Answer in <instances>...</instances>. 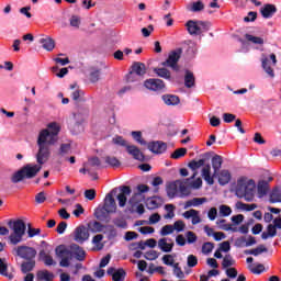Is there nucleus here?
Wrapping results in <instances>:
<instances>
[{
  "mask_svg": "<svg viewBox=\"0 0 281 281\" xmlns=\"http://www.w3.org/2000/svg\"><path fill=\"white\" fill-rule=\"evenodd\" d=\"M131 187H121V193L117 195L120 207H124L126 205L127 196H131Z\"/></svg>",
  "mask_w": 281,
  "mask_h": 281,
  "instance_id": "19",
  "label": "nucleus"
},
{
  "mask_svg": "<svg viewBox=\"0 0 281 281\" xmlns=\"http://www.w3.org/2000/svg\"><path fill=\"white\" fill-rule=\"evenodd\" d=\"M236 210H240V212H254V210L258 209L257 204H245L243 202H237L235 204Z\"/></svg>",
  "mask_w": 281,
  "mask_h": 281,
  "instance_id": "33",
  "label": "nucleus"
},
{
  "mask_svg": "<svg viewBox=\"0 0 281 281\" xmlns=\"http://www.w3.org/2000/svg\"><path fill=\"white\" fill-rule=\"evenodd\" d=\"M203 8H205V5L203 4V2L201 0H198V1L187 5V10H189L190 12H201V10H203Z\"/></svg>",
  "mask_w": 281,
  "mask_h": 281,
  "instance_id": "39",
  "label": "nucleus"
},
{
  "mask_svg": "<svg viewBox=\"0 0 281 281\" xmlns=\"http://www.w3.org/2000/svg\"><path fill=\"white\" fill-rule=\"evenodd\" d=\"M34 261H27L22 263L21 269L23 273H29V271H32V269H34Z\"/></svg>",
  "mask_w": 281,
  "mask_h": 281,
  "instance_id": "62",
  "label": "nucleus"
},
{
  "mask_svg": "<svg viewBox=\"0 0 281 281\" xmlns=\"http://www.w3.org/2000/svg\"><path fill=\"white\" fill-rule=\"evenodd\" d=\"M40 260H42L46 267H54V265H56L54 257H52L47 250L40 251Z\"/></svg>",
  "mask_w": 281,
  "mask_h": 281,
  "instance_id": "28",
  "label": "nucleus"
},
{
  "mask_svg": "<svg viewBox=\"0 0 281 281\" xmlns=\"http://www.w3.org/2000/svg\"><path fill=\"white\" fill-rule=\"evenodd\" d=\"M202 177L209 186H214V176H212V167L210 165L203 166Z\"/></svg>",
  "mask_w": 281,
  "mask_h": 281,
  "instance_id": "24",
  "label": "nucleus"
},
{
  "mask_svg": "<svg viewBox=\"0 0 281 281\" xmlns=\"http://www.w3.org/2000/svg\"><path fill=\"white\" fill-rule=\"evenodd\" d=\"M217 225L224 232H238V227H234L232 224H225V220L217 222Z\"/></svg>",
  "mask_w": 281,
  "mask_h": 281,
  "instance_id": "45",
  "label": "nucleus"
},
{
  "mask_svg": "<svg viewBox=\"0 0 281 281\" xmlns=\"http://www.w3.org/2000/svg\"><path fill=\"white\" fill-rule=\"evenodd\" d=\"M40 43L46 52H53L54 47H56V42L49 36L42 37Z\"/></svg>",
  "mask_w": 281,
  "mask_h": 281,
  "instance_id": "27",
  "label": "nucleus"
},
{
  "mask_svg": "<svg viewBox=\"0 0 281 281\" xmlns=\"http://www.w3.org/2000/svg\"><path fill=\"white\" fill-rule=\"evenodd\" d=\"M187 183H189V186H190V188H192V190H200V188L203 187V180L201 178H196L194 180V178H192V176L187 179Z\"/></svg>",
  "mask_w": 281,
  "mask_h": 281,
  "instance_id": "36",
  "label": "nucleus"
},
{
  "mask_svg": "<svg viewBox=\"0 0 281 281\" xmlns=\"http://www.w3.org/2000/svg\"><path fill=\"white\" fill-rule=\"evenodd\" d=\"M154 74H156L158 78H164L165 80H170L171 78L170 70L167 68H154Z\"/></svg>",
  "mask_w": 281,
  "mask_h": 281,
  "instance_id": "37",
  "label": "nucleus"
},
{
  "mask_svg": "<svg viewBox=\"0 0 281 281\" xmlns=\"http://www.w3.org/2000/svg\"><path fill=\"white\" fill-rule=\"evenodd\" d=\"M80 23H81L80 16L72 15L70 18V25L71 27H75V30H78L80 27Z\"/></svg>",
  "mask_w": 281,
  "mask_h": 281,
  "instance_id": "61",
  "label": "nucleus"
},
{
  "mask_svg": "<svg viewBox=\"0 0 281 281\" xmlns=\"http://www.w3.org/2000/svg\"><path fill=\"white\" fill-rule=\"evenodd\" d=\"M55 254L57 258H60L59 267H69L74 257L79 262H82L87 258V252L78 245L71 246V250L67 249L64 245L57 246Z\"/></svg>",
  "mask_w": 281,
  "mask_h": 281,
  "instance_id": "3",
  "label": "nucleus"
},
{
  "mask_svg": "<svg viewBox=\"0 0 281 281\" xmlns=\"http://www.w3.org/2000/svg\"><path fill=\"white\" fill-rule=\"evenodd\" d=\"M173 227V232H183V229H186V223L181 220L176 221L172 225Z\"/></svg>",
  "mask_w": 281,
  "mask_h": 281,
  "instance_id": "60",
  "label": "nucleus"
},
{
  "mask_svg": "<svg viewBox=\"0 0 281 281\" xmlns=\"http://www.w3.org/2000/svg\"><path fill=\"white\" fill-rule=\"evenodd\" d=\"M188 267H196L199 265V259L194 255H189L187 259Z\"/></svg>",
  "mask_w": 281,
  "mask_h": 281,
  "instance_id": "63",
  "label": "nucleus"
},
{
  "mask_svg": "<svg viewBox=\"0 0 281 281\" xmlns=\"http://www.w3.org/2000/svg\"><path fill=\"white\" fill-rule=\"evenodd\" d=\"M112 144H114V146H125V148L126 146H128V144L126 143V139L117 135L112 138Z\"/></svg>",
  "mask_w": 281,
  "mask_h": 281,
  "instance_id": "51",
  "label": "nucleus"
},
{
  "mask_svg": "<svg viewBox=\"0 0 281 281\" xmlns=\"http://www.w3.org/2000/svg\"><path fill=\"white\" fill-rule=\"evenodd\" d=\"M11 234L9 235V241L11 245H19V243L23 241V237L25 236V222L23 220L9 221L8 223Z\"/></svg>",
  "mask_w": 281,
  "mask_h": 281,
  "instance_id": "6",
  "label": "nucleus"
},
{
  "mask_svg": "<svg viewBox=\"0 0 281 281\" xmlns=\"http://www.w3.org/2000/svg\"><path fill=\"white\" fill-rule=\"evenodd\" d=\"M117 210V204L115 203V199L113 198V194L109 193L105 195L104 204L102 207H98L94 212V216L99 221H104L109 214L115 213Z\"/></svg>",
  "mask_w": 281,
  "mask_h": 281,
  "instance_id": "7",
  "label": "nucleus"
},
{
  "mask_svg": "<svg viewBox=\"0 0 281 281\" xmlns=\"http://www.w3.org/2000/svg\"><path fill=\"white\" fill-rule=\"evenodd\" d=\"M260 12L263 19H271L278 12V8L274 4H266L261 8Z\"/></svg>",
  "mask_w": 281,
  "mask_h": 281,
  "instance_id": "22",
  "label": "nucleus"
},
{
  "mask_svg": "<svg viewBox=\"0 0 281 281\" xmlns=\"http://www.w3.org/2000/svg\"><path fill=\"white\" fill-rule=\"evenodd\" d=\"M278 229H281V218L277 217L273 220L272 224H269L267 229L261 234L262 240H268V238H274L278 235Z\"/></svg>",
  "mask_w": 281,
  "mask_h": 281,
  "instance_id": "12",
  "label": "nucleus"
},
{
  "mask_svg": "<svg viewBox=\"0 0 281 281\" xmlns=\"http://www.w3.org/2000/svg\"><path fill=\"white\" fill-rule=\"evenodd\" d=\"M71 153V145L70 144H61L59 148V155L65 157V155H69Z\"/></svg>",
  "mask_w": 281,
  "mask_h": 281,
  "instance_id": "54",
  "label": "nucleus"
},
{
  "mask_svg": "<svg viewBox=\"0 0 281 281\" xmlns=\"http://www.w3.org/2000/svg\"><path fill=\"white\" fill-rule=\"evenodd\" d=\"M183 218H187V221H190L191 220V223L192 225H199V223H201V212L194 210V209H191L189 211H186L183 214H182Z\"/></svg>",
  "mask_w": 281,
  "mask_h": 281,
  "instance_id": "16",
  "label": "nucleus"
},
{
  "mask_svg": "<svg viewBox=\"0 0 281 281\" xmlns=\"http://www.w3.org/2000/svg\"><path fill=\"white\" fill-rule=\"evenodd\" d=\"M89 229L93 232V234H98L104 229V226L100 224V222H92L89 224Z\"/></svg>",
  "mask_w": 281,
  "mask_h": 281,
  "instance_id": "46",
  "label": "nucleus"
},
{
  "mask_svg": "<svg viewBox=\"0 0 281 281\" xmlns=\"http://www.w3.org/2000/svg\"><path fill=\"white\" fill-rule=\"evenodd\" d=\"M104 239L103 235H95L92 238V245H93V251H100L104 249V244H102V240Z\"/></svg>",
  "mask_w": 281,
  "mask_h": 281,
  "instance_id": "31",
  "label": "nucleus"
},
{
  "mask_svg": "<svg viewBox=\"0 0 281 281\" xmlns=\"http://www.w3.org/2000/svg\"><path fill=\"white\" fill-rule=\"evenodd\" d=\"M161 100L167 104V106H177V104L181 102V100L175 94H164Z\"/></svg>",
  "mask_w": 281,
  "mask_h": 281,
  "instance_id": "30",
  "label": "nucleus"
},
{
  "mask_svg": "<svg viewBox=\"0 0 281 281\" xmlns=\"http://www.w3.org/2000/svg\"><path fill=\"white\" fill-rule=\"evenodd\" d=\"M203 203H207V198H193L184 203V210L199 207L200 205H203Z\"/></svg>",
  "mask_w": 281,
  "mask_h": 281,
  "instance_id": "26",
  "label": "nucleus"
},
{
  "mask_svg": "<svg viewBox=\"0 0 281 281\" xmlns=\"http://www.w3.org/2000/svg\"><path fill=\"white\" fill-rule=\"evenodd\" d=\"M0 273L1 276H5L7 278H12L11 276L8 274V262L5 259L0 258Z\"/></svg>",
  "mask_w": 281,
  "mask_h": 281,
  "instance_id": "53",
  "label": "nucleus"
},
{
  "mask_svg": "<svg viewBox=\"0 0 281 281\" xmlns=\"http://www.w3.org/2000/svg\"><path fill=\"white\" fill-rule=\"evenodd\" d=\"M248 269L249 271H251V273H255L256 276H260V273L265 271V266L262 263L248 265Z\"/></svg>",
  "mask_w": 281,
  "mask_h": 281,
  "instance_id": "43",
  "label": "nucleus"
},
{
  "mask_svg": "<svg viewBox=\"0 0 281 281\" xmlns=\"http://www.w3.org/2000/svg\"><path fill=\"white\" fill-rule=\"evenodd\" d=\"M179 58H181V48L171 50L166 61L162 63L164 67H170L173 71H179Z\"/></svg>",
  "mask_w": 281,
  "mask_h": 281,
  "instance_id": "10",
  "label": "nucleus"
},
{
  "mask_svg": "<svg viewBox=\"0 0 281 281\" xmlns=\"http://www.w3.org/2000/svg\"><path fill=\"white\" fill-rule=\"evenodd\" d=\"M175 233V227L172 225H165L161 229H160V236H168L170 234Z\"/></svg>",
  "mask_w": 281,
  "mask_h": 281,
  "instance_id": "59",
  "label": "nucleus"
},
{
  "mask_svg": "<svg viewBox=\"0 0 281 281\" xmlns=\"http://www.w3.org/2000/svg\"><path fill=\"white\" fill-rule=\"evenodd\" d=\"M234 265H236L234 258H232L231 255H226L223 259L222 267L227 269L228 267H234Z\"/></svg>",
  "mask_w": 281,
  "mask_h": 281,
  "instance_id": "47",
  "label": "nucleus"
},
{
  "mask_svg": "<svg viewBox=\"0 0 281 281\" xmlns=\"http://www.w3.org/2000/svg\"><path fill=\"white\" fill-rule=\"evenodd\" d=\"M261 68L263 69L265 74H267L268 78H276V70L273 69L276 65H278V57L276 54H262L260 58Z\"/></svg>",
  "mask_w": 281,
  "mask_h": 281,
  "instance_id": "8",
  "label": "nucleus"
},
{
  "mask_svg": "<svg viewBox=\"0 0 281 281\" xmlns=\"http://www.w3.org/2000/svg\"><path fill=\"white\" fill-rule=\"evenodd\" d=\"M38 278H40V280L54 281V273H52L47 270H44V271L38 272Z\"/></svg>",
  "mask_w": 281,
  "mask_h": 281,
  "instance_id": "48",
  "label": "nucleus"
},
{
  "mask_svg": "<svg viewBox=\"0 0 281 281\" xmlns=\"http://www.w3.org/2000/svg\"><path fill=\"white\" fill-rule=\"evenodd\" d=\"M132 137L133 139H135V142H137V144H140V146H146V140L142 138V132L139 131L132 132Z\"/></svg>",
  "mask_w": 281,
  "mask_h": 281,
  "instance_id": "52",
  "label": "nucleus"
},
{
  "mask_svg": "<svg viewBox=\"0 0 281 281\" xmlns=\"http://www.w3.org/2000/svg\"><path fill=\"white\" fill-rule=\"evenodd\" d=\"M235 192L239 199H245V201L251 203L256 194V182L249 178H239Z\"/></svg>",
  "mask_w": 281,
  "mask_h": 281,
  "instance_id": "4",
  "label": "nucleus"
},
{
  "mask_svg": "<svg viewBox=\"0 0 281 281\" xmlns=\"http://www.w3.org/2000/svg\"><path fill=\"white\" fill-rule=\"evenodd\" d=\"M90 80L91 82H98L100 80V70L94 69L90 72Z\"/></svg>",
  "mask_w": 281,
  "mask_h": 281,
  "instance_id": "64",
  "label": "nucleus"
},
{
  "mask_svg": "<svg viewBox=\"0 0 281 281\" xmlns=\"http://www.w3.org/2000/svg\"><path fill=\"white\" fill-rule=\"evenodd\" d=\"M144 87L147 91H154L159 93L161 91H166V82L161 79L150 78L144 81Z\"/></svg>",
  "mask_w": 281,
  "mask_h": 281,
  "instance_id": "11",
  "label": "nucleus"
},
{
  "mask_svg": "<svg viewBox=\"0 0 281 281\" xmlns=\"http://www.w3.org/2000/svg\"><path fill=\"white\" fill-rule=\"evenodd\" d=\"M87 168H90V170H95L100 168V159L98 157L90 158L86 162Z\"/></svg>",
  "mask_w": 281,
  "mask_h": 281,
  "instance_id": "44",
  "label": "nucleus"
},
{
  "mask_svg": "<svg viewBox=\"0 0 281 281\" xmlns=\"http://www.w3.org/2000/svg\"><path fill=\"white\" fill-rule=\"evenodd\" d=\"M167 148H168V145L159 140L151 142L148 144V150H150L151 153H155L156 155H161V153H166Z\"/></svg>",
  "mask_w": 281,
  "mask_h": 281,
  "instance_id": "18",
  "label": "nucleus"
},
{
  "mask_svg": "<svg viewBox=\"0 0 281 281\" xmlns=\"http://www.w3.org/2000/svg\"><path fill=\"white\" fill-rule=\"evenodd\" d=\"M167 194L169 199H175V196H179V188L177 187V181L171 182L167 187Z\"/></svg>",
  "mask_w": 281,
  "mask_h": 281,
  "instance_id": "35",
  "label": "nucleus"
},
{
  "mask_svg": "<svg viewBox=\"0 0 281 281\" xmlns=\"http://www.w3.org/2000/svg\"><path fill=\"white\" fill-rule=\"evenodd\" d=\"M15 254L20 258H24V260H32L36 258V249L27 246H19L15 248Z\"/></svg>",
  "mask_w": 281,
  "mask_h": 281,
  "instance_id": "14",
  "label": "nucleus"
},
{
  "mask_svg": "<svg viewBox=\"0 0 281 281\" xmlns=\"http://www.w3.org/2000/svg\"><path fill=\"white\" fill-rule=\"evenodd\" d=\"M89 236V227L85 225H80L74 231V240L76 243H79L80 245H82V243H86Z\"/></svg>",
  "mask_w": 281,
  "mask_h": 281,
  "instance_id": "13",
  "label": "nucleus"
},
{
  "mask_svg": "<svg viewBox=\"0 0 281 281\" xmlns=\"http://www.w3.org/2000/svg\"><path fill=\"white\" fill-rule=\"evenodd\" d=\"M232 214V207L228 205L222 204L220 205V216H229Z\"/></svg>",
  "mask_w": 281,
  "mask_h": 281,
  "instance_id": "55",
  "label": "nucleus"
},
{
  "mask_svg": "<svg viewBox=\"0 0 281 281\" xmlns=\"http://www.w3.org/2000/svg\"><path fill=\"white\" fill-rule=\"evenodd\" d=\"M269 181H273V178L269 177L268 181L261 180L257 184V192L259 199H262L269 192Z\"/></svg>",
  "mask_w": 281,
  "mask_h": 281,
  "instance_id": "20",
  "label": "nucleus"
},
{
  "mask_svg": "<svg viewBox=\"0 0 281 281\" xmlns=\"http://www.w3.org/2000/svg\"><path fill=\"white\" fill-rule=\"evenodd\" d=\"M172 247H175V241L171 238L165 237L158 240V248L165 254H170V251H172Z\"/></svg>",
  "mask_w": 281,
  "mask_h": 281,
  "instance_id": "17",
  "label": "nucleus"
},
{
  "mask_svg": "<svg viewBox=\"0 0 281 281\" xmlns=\"http://www.w3.org/2000/svg\"><path fill=\"white\" fill-rule=\"evenodd\" d=\"M63 126L60 123L53 121L49 122L46 127L42 128L37 134V146H56L58 144V135H60V131Z\"/></svg>",
  "mask_w": 281,
  "mask_h": 281,
  "instance_id": "2",
  "label": "nucleus"
},
{
  "mask_svg": "<svg viewBox=\"0 0 281 281\" xmlns=\"http://www.w3.org/2000/svg\"><path fill=\"white\" fill-rule=\"evenodd\" d=\"M144 258L146 260H157L159 258V252L157 250H149L145 252Z\"/></svg>",
  "mask_w": 281,
  "mask_h": 281,
  "instance_id": "56",
  "label": "nucleus"
},
{
  "mask_svg": "<svg viewBox=\"0 0 281 281\" xmlns=\"http://www.w3.org/2000/svg\"><path fill=\"white\" fill-rule=\"evenodd\" d=\"M108 276H112L113 281H124L126 272L124 271V269L115 270V268H109Z\"/></svg>",
  "mask_w": 281,
  "mask_h": 281,
  "instance_id": "23",
  "label": "nucleus"
},
{
  "mask_svg": "<svg viewBox=\"0 0 281 281\" xmlns=\"http://www.w3.org/2000/svg\"><path fill=\"white\" fill-rule=\"evenodd\" d=\"M222 166H223V157H221L220 155H215L212 158V167H213L215 175H216V172H218L221 170Z\"/></svg>",
  "mask_w": 281,
  "mask_h": 281,
  "instance_id": "38",
  "label": "nucleus"
},
{
  "mask_svg": "<svg viewBox=\"0 0 281 281\" xmlns=\"http://www.w3.org/2000/svg\"><path fill=\"white\" fill-rule=\"evenodd\" d=\"M217 179H218L220 186H227V183L232 181V173L227 169L221 170L217 173Z\"/></svg>",
  "mask_w": 281,
  "mask_h": 281,
  "instance_id": "25",
  "label": "nucleus"
},
{
  "mask_svg": "<svg viewBox=\"0 0 281 281\" xmlns=\"http://www.w3.org/2000/svg\"><path fill=\"white\" fill-rule=\"evenodd\" d=\"M188 153L187 148H179L176 149L172 154H171V159H181V157H186V154Z\"/></svg>",
  "mask_w": 281,
  "mask_h": 281,
  "instance_id": "49",
  "label": "nucleus"
},
{
  "mask_svg": "<svg viewBox=\"0 0 281 281\" xmlns=\"http://www.w3.org/2000/svg\"><path fill=\"white\" fill-rule=\"evenodd\" d=\"M203 166H205V159L192 160L191 162H189V168L193 172L192 179H194V177L199 175V171L196 170H199V168H203Z\"/></svg>",
  "mask_w": 281,
  "mask_h": 281,
  "instance_id": "29",
  "label": "nucleus"
},
{
  "mask_svg": "<svg viewBox=\"0 0 281 281\" xmlns=\"http://www.w3.org/2000/svg\"><path fill=\"white\" fill-rule=\"evenodd\" d=\"M146 74V65L137 61L132 66V71L127 76V82H134L135 76H144Z\"/></svg>",
  "mask_w": 281,
  "mask_h": 281,
  "instance_id": "15",
  "label": "nucleus"
},
{
  "mask_svg": "<svg viewBox=\"0 0 281 281\" xmlns=\"http://www.w3.org/2000/svg\"><path fill=\"white\" fill-rule=\"evenodd\" d=\"M176 182L178 187V196H188V194H190V190H188V187L186 186L188 181L186 180V182H183L181 180H176Z\"/></svg>",
  "mask_w": 281,
  "mask_h": 281,
  "instance_id": "32",
  "label": "nucleus"
},
{
  "mask_svg": "<svg viewBox=\"0 0 281 281\" xmlns=\"http://www.w3.org/2000/svg\"><path fill=\"white\" fill-rule=\"evenodd\" d=\"M126 151L128 153V155L133 156V159H136L137 161H144L145 159L142 150H139L135 145H127Z\"/></svg>",
  "mask_w": 281,
  "mask_h": 281,
  "instance_id": "21",
  "label": "nucleus"
},
{
  "mask_svg": "<svg viewBox=\"0 0 281 281\" xmlns=\"http://www.w3.org/2000/svg\"><path fill=\"white\" fill-rule=\"evenodd\" d=\"M245 38L246 41H248V43H252V45H265V40L262 37H258L251 34H246Z\"/></svg>",
  "mask_w": 281,
  "mask_h": 281,
  "instance_id": "40",
  "label": "nucleus"
},
{
  "mask_svg": "<svg viewBox=\"0 0 281 281\" xmlns=\"http://www.w3.org/2000/svg\"><path fill=\"white\" fill-rule=\"evenodd\" d=\"M270 203H281V187H277L270 192Z\"/></svg>",
  "mask_w": 281,
  "mask_h": 281,
  "instance_id": "34",
  "label": "nucleus"
},
{
  "mask_svg": "<svg viewBox=\"0 0 281 281\" xmlns=\"http://www.w3.org/2000/svg\"><path fill=\"white\" fill-rule=\"evenodd\" d=\"M148 210H157L159 207V198H150L147 200Z\"/></svg>",
  "mask_w": 281,
  "mask_h": 281,
  "instance_id": "50",
  "label": "nucleus"
},
{
  "mask_svg": "<svg viewBox=\"0 0 281 281\" xmlns=\"http://www.w3.org/2000/svg\"><path fill=\"white\" fill-rule=\"evenodd\" d=\"M194 82H195L194 74L187 71L184 76V86L188 89H192V87H194Z\"/></svg>",
  "mask_w": 281,
  "mask_h": 281,
  "instance_id": "41",
  "label": "nucleus"
},
{
  "mask_svg": "<svg viewBox=\"0 0 281 281\" xmlns=\"http://www.w3.org/2000/svg\"><path fill=\"white\" fill-rule=\"evenodd\" d=\"M37 148L38 150L35 155L37 165L27 164L20 170L15 171L11 177L12 183H21L23 179H34V177H36V175H38L43 169V165L49 161V157L52 156L49 147L45 145H37Z\"/></svg>",
  "mask_w": 281,
  "mask_h": 281,
  "instance_id": "1",
  "label": "nucleus"
},
{
  "mask_svg": "<svg viewBox=\"0 0 281 281\" xmlns=\"http://www.w3.org/2000/svg\"><path fill=\"white\" fill-rule=\"evenodd\" d=\"M167 214H165L164 218L170 220L175 216V206L172 204H167L165 206Z\"/></svg>",
  "mask_w": 281,
  "mask_h": 281,
  "instance_id": "58",
  "label": "nucleus"
},
{
  "mask_svg": "<svg viewBox=\"0 0 281 281\" xmlns=\"http://www.w3.org/2000/svg\"><path fill=\"white\" fill-rule=\"evenodd\" d=\"M69 89H71V91H72V93H71L72 100H80V95H82V90L80 88H78V85L71 83L69 86Z\"/></svg>",
  "mask_w": 281,
  "mask_h": 281,
  "instance_id": "42",
  "label": "nucleus"
},
{
  "mask_svg": "<svg viewBox=\"0 0 281 281\" xmlns=\"http://www.w3.org/2000/svg\"><path fill=\"white\" fill-rule=\"evenodd\" d=\"M144 192H148V186L139 184L137 187V193H134L128 200V210L132 214H144L146 210L144 209Z\"/></svg>",
  "mask_w": 281,
  "mask_h": 281,
  "instance_id": "5",
  "label": "nucleus"
},
{
  "mask_svg": "<svg viewBox=\"0 0 281 281\" xmlns=\"http://www.w3.org/2000/svg\"><path fill=\"white\" fill-rule=\"evenodd\" d=\"M162 262L168 267H175V255H165L162 257Z\"/></svg>",
  "mask_w": 281,
  "mask_h": 281,
  "instance_id": "57",
  "label": "nucleus"
},
{
  "mask_svg": "<svg viewBox=\"0 0 281 281\" xmlns=\"http://www.w3.org/2000/svg\"><path fill=\"white\" fill-rule=\"evenodd\" d=\"M186 27L191 36H200L210 31V22L190 20L186 23Z\"/></svg>",
  "mask_w": 281,
  "mask_h": 281,
  "instance_id": "9",
  "label": "nucleus"
}]
</instances>
